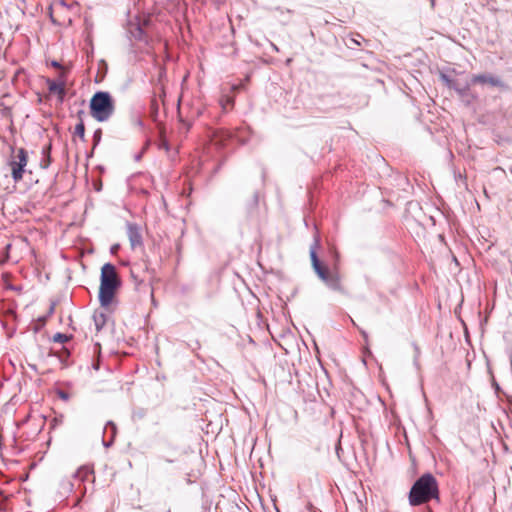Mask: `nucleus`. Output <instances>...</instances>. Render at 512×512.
I'll list each match as a JSON object with an SVG mask.
<instances>
[{
    "label": "nucleus",
    "instance_id": "1",
    "mask_svg": "<svg viewBox=\"0 0 512 512\" xmlns=\"http://www.w3.org/2000/svg\"><path fill=\"white\" fill-rule=\"evenodd\" d=\"M432 500L440 501L438 481L432 474L425 473L412 485L408 501L411 506H420Z\"/></svg>",
    "mask_w": 512,
    "mask_h": 512
},
{
    "label": "nucleus",
    "instance_id": "10",
    "mask_svg": "<svg viewBox=\"0 0 512 512\" xmlns=\"http://www.w3.org/2000/svg\"><path fill=\"white\" fill-rule=\"evenodd\" d=\"M128 238L132 248L142 245V236L139 228L136 225L130 224L128 226Z\"/></svg>",
    "mask_w": 512,
    "mask_h": 512
},
{
    "label": "nucleus",
    "instance_id": "3",
    "mask_svg": "<svg viewBox=\"0 0 512 512\" xmlns=\"http://www.w3.org/2000/svg\"><path fill=\"white\" fill-rule=\"evenodd\" d=\"M91 115L99 122L106 121L114 112V102L108 92H97L90 100Z\"/></svg>",
    "mask_w": 512,
    "mask_h": 512
},
{
    "label": "nucleus",
    "instance_id": "9",
    "mask_svg": "<svg viewBox=\"0 0 512 512\" xmlns=\"http://www.w3.org/2000/svg\"><path fill=\"white\" fill-rule=\"evenodd\" d=\"M66 4L64 1H55L49 7V15L53 23L58 25H63L65 23L64 20H61L56 13L64 11L66 9Z\"/></svg>",
    "mask_w": 512,
    "mask_h": 512
},
{
    "label": "nucleus",
    "instance_id": "5",
    "mask_svg": "<svg viewBox=\"0 0 512 512\" xmlns=\"http://www.w3.org/2000/svg\"><path fill=\"white\" fill-rule=\"evenodd\" d=\"M46 85L49 95L57 96L58 100L62 102L66 94V70L61 69L57 80L47 78Z\"/></svg>",
    "mask_w": 512,
    "mask_h": 512
},
{
    "label": "nucleus",
    "instance_id": "6",
    "mask_svg": "<svg viewBox=\"0 0 512 512\" xmlns=\"http://www.w3.org/2000/svg\"><path fill=\"white\" fill-rule=\"evenodd\" d=\"M476 84H487L492 87H503V81L490 74H477L473 75L470 80V85H476Z\"/></svg>",
    "mask_w": 512,
    "mask_h": 512
},
{
    "label": "nucleus",
    "instance_id": "16",
    "mask_svg": "<svg viewBox=\"0 0 512 512\" xmlns=\"http://www.w3.org/2000/svg\"><path fill=\"white\" fill-rule=\"evenodd\" d=\"M58 396L64 400V401H67L69 399V395L68 393L64 392V391H59L58 392Z\"/></svg>",
    "mask_w": 512,
    "mask_h": 512
},
{
    "label": "nucleus",
    "instance_id": "17",
    "mask_svg": "<svg viewBox=\"0 0 512 512\" xmlns=\"http://www.w3.org/2000/svg\"><path fill=\"white\" fill-rule=\"evenodd\" d=\"M350 40H351V42H353L354 44H356V45H358V46L360 45V42H359V40H358L357 38L352 37Z\"/></svg>",
    "mask_w": 512,
    "mask_h": 512
},
{
    "label": "nucleus",
    "instance_id": "7",
    "mask_svg": "<svg viewBox=\"0 0 512 512\" xmlns=\"http://www.w3.org/2000/svg\"><path fill=\"white\" fill-rule=\"evenodd\" d=\"M131 275L139 282H145L152 278V272L149 271L146 262L134 263L131 267Z\"/></svg>",
    "mask_w": 512,
    "mask_h": 512
},
{
    "label": "nucleus",
    "instance_id": "13",
    "mask_svg": "<svg viewBox=\"0 0 512 512\" xmlns=\"http://www.w3.org/2000/svg\"><path fill=\"white\" fill-rule=\"evenodd\" d=\"M219 104L223 111H228L234 107V97L230 95H222L219 99Z\"/></svg>",
    "mask_w": 512,
    "mask_h": 512
},
{
    "label": "nucleus",
    "instance_id": "2",
    "mask_svg": "<svg viewBox=\"0 0 512 512\" xmlns=\"http://www.w3.org/2000/svg\"><path fill=\"white\" fill-rule=\"evenodd\" d=\"M119 278L114 265L106 263L101 268V282L99 288V301L102 306H108L119 286Z\"/></svg>",
    "mask_w": 512,
    "mask_h": 512
},
{
    "label": "nucleus",
    "instance_id": "4",
    "mask_svg": "<svg viewBox=\"0 0 512 512\" xmlns=\"http://www.w3.org/2000/svg\"><path fill=\"white\" fill-rule=\"evenodd\" d=\"M27 163L28 154L24 148L12 149L11 156L8 160V166L11 170V176L15 182H19L23 179Z\"/></svg>",
    "mask_w": 512,
    "mask_h": 512
},
{
    "label": "nucleus",
    "instance_id": "18",
    "mask_svg": "<svg viewBox=\"0 0 512 512\" xmlns=\"http://www.w3.org/2000/svg\"><path fill=\"white\" fill-rule=\"evenodd\" d=\"M52 65H53L54 67L60 68V65H59L57 62H53V63H52Z\"/></svg>",
    "mask_w": 512,
    "mask_h": 512
},
{
    "label": "nucleus",
    "instance_id": "12",
    "mask_svg": "<svg viewBox=\"0 0 512 512\" xmlns=\"http://www.w3.org/2000/svg\"><path fill=\"white\" fill-rule=\"evenodd\" d=\"M310 258H311L312 266H313L316 274H323V269L326 266L320 263V261L317 257V253L314 248H311V250H310Z\"/></svg>",
    "mask_w": 512,
    "mask_h": 512
},
{
    "label": "nucleus",
    "instance_id": "11",
    "mask_svg": "<svg viewBox=\"0 0 512 512\" xmlns=\"http://www.w3.org/2000/svg\"><path fill=\"white\" fill-rule=\"evenodd\" d=\"M444 80L447 83V86L450 89H454L460 96H464L467 94L470 84L467 83L465 85H460V83L457 80L448 79L446 76H443Z\"/></svg>",
    "mask_w": 512,
    "mask_h": 512
},
{
    "label": "nucleus",
    "instance_id": "14",
    "mask_svg": "<svg viewBox=\"0 0 512 512\" xmlns=\"http://www.w3.org/2000/svg\"><path fill=\"white\" fill-rule=\"evenodd\" d=\"M74 135L78 136L81 140H85V125L82 120L75 126Z\"/></svg>",
    "mask_w": 512,
    "mask_h": 512
},
{
    "label": "nucleus",
    "instance_id": "8",
    "mask_svg": "<svg viewBox=\"0 0 512 512\" xmlns=\"http://www.w3.org/2000/svg\"><path fill=\"white\" fill-rule=\"evenodd\" d=\"M329 287L334 290L342 291L341 278L338 272H330L327 267L323 269V274H317Z\"/></svg>",
    "mask_w": 512,
    "mask_h": 512
},
{
    "label": "nucleus",
    "instance_id": "15",
    "mask_svg": "<svg viewBox=\"0 0 512 512\" xmlns=\"http://www.w3.org/2000/svg\"><path fill=\"white\" fill-rule=\"evenodd\" d=\"M71 337L66 335V334H62V333H56L54 336H53V341L54 342H58V343H64V342H67Z\"/></svg>",
    "mask_w": 512,
    "mask_h": 512
}]
</instances>
